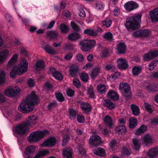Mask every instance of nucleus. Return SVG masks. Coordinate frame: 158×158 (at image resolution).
<instances>
[{
	"instance_id": "obj_1",
	"label": "nucleus",
	"mask_w": 158,
	"mask_h": 158,
	"mask_svg": "<svg viewBox=\"0 0 158 158\" xmlns=\"http://www.w3.org/2000/svg\"><path fill=\"white\" fill-rule=\"evenodd\" d=\"M39 102V100L35 92H33L22 102L18 106V110L23 113H28L34 108V104Z\"/></svg>"
},
{
	"instance_id": "obj_2",
	"label": "nucleus",
	"mask_w": 158,
	"mask_h": 158,
	"mask_svg": "<svg viewBox=\"0 0 158 158\" xmlns=\"http://www.w3.org/2000/svg\"><path fill=\"white\" fill-rule=\"evenodd\" d=\"M28 67V63L27 60L24 58L22 59L18 67H14L12 69L10 73V77L13 78L17 74L20 75L23 74L27 71Z\"/></svg>"
},
{
	"instance_id": "obj_3",
	"label": "nucleus",
	"mask_w": 158,
	"mask_h": 158,
	"mask_svg": "<svg viewBox=\"0 0 158 158\" xmlns=\"http://www.w3.org/2000/svg\"><path fill=\"white\" fill-rule=\"evenodd\" d=\"M142 15L140 14L135 15L127 20L126 26L127 29H135L140 27Z\"/></svg>"
},
{
	"instance_id": "obj_4",
	"label": "nucleus",
	"mask_w": 158,
	"mask_h": 158,
	"mask_svg": "<svg viewBox=\"0 0 158 158\" xmlns=\"http://www.w3.org/2000/svg\"><path fill=\"white\" fill-rule=\"evenodd\" d=\"M49 133V131L47 130L34 132L27 137V140L30 142H35L40 140Z\"/></svg>"
},
{
	"instance_id": "obj_5",
	"label": "nucleus",
	"mask_w": 158,
	"mask_h": 158,
	"mask_svg": "<svg viewBox=\"0 0 158 158\" xmlns=\"http://www.w3.org/2000/svg\"><path fill=\"white\" fill-rule=\"evenodd\" d=\"M21 91L20 89L18 86H11L6 88L4 91L6 96L13 97L18 95Z\"/></svg>"
},
{
	"instance_id": "obj_6",
	"label": "nucleus",
	"mask_w": 158,
	"mask_h": 158,
	"mask_svg": "<svg viewBox=\"0 0 158 158\" xmlns=\"http://www.w3.org/2000/svg\"><path fill=\"white\" fill-rule=\"evenodd\" d=\"M80 44L81 46V49L84 52L89 51L91 48L96 45V42L94 40H84L81 42Z\"/></svg>"
},
{
	"instance_id": "obj_7",
	"label": "nucleus",
	"mask_w": 158,
	"mask_h": 158,
	"mask_svg": "<svg viewBox=\"0 0 158 158\" xmlns=\"http://www.w3.org/2000/svg\"><path fill=\"white\" fill-rule=\"evenodd\" d=\"M119 89L125 96H126V94L129 95L130 94V87L127 83H121L119 85Z\"/></svg>"
},
{
	"instance_id": "obj_8",
	"label": "nucleus",
	"mask_w": 158,
	"mask_h": 158,
	"mask_svg": "<svg viewBox=\"0 0 158 158\" xmlns=\"http://www.w3.org/2000/svg\"><path fill=\"white\" fill-rule=\"evenodd\" d=\"M56 141V139L54 137H50L45 140L40 145L43 147H51L55 144Z\"/></svg>"
},
{
	"instance_id": "obj_9",
	"label": "nucleus",
	"mask_w": 158,
	"mask_h": 158,
	"mask_svg": "<svg viewBox=\"0 0 158 158\" xmlns=\"http://www.w3.org/2000/svg\"><path fill=\"white\" fill-rule=\"evenodd\" d=\"M36 148V147L34 145H31L27 146L25 149L24 154L23 155L24 158H32L30 155L33 153L35 152Z\"/></svg>"
},
{
	"instance_id": "obj_10",
	"label": "nucleus",
	"mask_w": 158,
	"mask_h": 158,
	"mask_svg": "<svg viewBox=\"0 0 158 158\" xmlns=\"http://www.w3.org/2000/svg\"><path fill=\"white\" fill-rule=\"evenodd\" d=\"M28 127L26 126L24 122L16 126L15 128V132L19 134H22L24 133L28 130Z\"/></svg>"
},
{
	"instance_id": "obj_11",
	"label": "nucleus",
	"mask_w": 158,
	"mask_h": 158,
	"mask_svg": "<svg viewBox=\"0 0 158 158\" xmlns=\"http://www.w3.org/2000/svg\"><path fill=\"white\" fill-rule=\"evenodd\" d=\"M101 139L100 136L96 134L92 135L90 137L89 142L90 145L96 146L101 143Z\"/></svg>"
},
{
	"instance_id": "obj_12",
	"label": "nucleus",
	"mask_w": 158,
	"mask_h": 158,
	"mask_svg": "<svg viewBox=\"0 0 158 158\" xmlns=\"http://www.w3.org/2000/svg\"><path fill=\"white\" fill-rule=\"evenodd\" d=\"M138 7V5L135 2L130 1L126 3L124 5L125 9L128 11H131L136 9Z\"/></svg>"
},
{
	"instance_id": "obj_13",
	"label": "nucleus",
	"mask_w": 158,
	"mask_h": 158,
	"mask_svg": "<svg viewBox=\"0 0 158 158\" xmlns=\"http://www.w3.org/2000/svg\"><path fill=\"white\" fill-rule=\"evenodd\" d=\"M37 117L34 115H32L28 117L24 123L28 128L30 127L35 125L36 123Z\"/></svg>"
},
{
	"instance_id": "obj_14",
	"label": "nucleus",
	"mask_w": 158,
	"mask_h": 158,
	"mask_svg": "<svg viewBox=\"0 0 158 158\" xmlns=\"http://www.w3.org/2000/svg\"><path fill=\"white\" fill-rule=\"evenodd\" d=\"M117 63L118 67L121 69H125L128 67L127 61L124 58L118 59L117 60Z\"/></svg>"
},
{
	"instance_id": "obj_15",
	"label": "nucleus",
	"mask_w": 158,
	"mask_h": 158,
	"mask_svg": "<svg viewBox=\"0 0 158 158\" xmlns=\"http://www.w3.org/2000/svg\"><path fill=\"white\" fill-rule=\"evenodd\" d=\"M149 14L151 19L152 22H158V8L150 11Z\"/></svg>"
},
{
	"instance_id": "obj_16",
	"label": "nucleus",
	"mask_w": 158,
	"mask_h": 158,
	"mask_svg": "<svg viewBox=\"0 0 158 158\" xmlns=\"http://www.w3.org/2000/svg\"><path fill=\"white\" fill-rule=\"evenodd\" d=\"M141 139L143 144L145 145H148L153 142V139L152 136L148 134L142 136Z\"/></svg>"
},
{
	"instance_id": "obj_17",
	"label": "nucleus",
	"mask_w": 158,
	"mask_h": 158,
	"mask_svg": "<svg viewBox=\"0 0 158 158\" xmlns=\"http://www.w3.org/2000/svg\"><path fill=\"white\" fill-rule=\"evenodd\" d=\"M50 72L52 74V76L58 80H61L62 79L63 77L62 74L55 68H50Z\"/></svg>"
},
{
	"instance_id": "obj_18",
	"label": "nucleus",
	"mask_w": 158,
	"mask_h": 158,
	"mask_svg": "<svg viewBox=\"0 0 158 158\" xmlns=\"http://www.w3.org/2000/svg\"><path fill=\"white\" fill-rule=\"evenodd\" d=\"M158 154V149L156 148L150 149L147 152L148 156L149 158H155Z\"/></svg>"
},
{
	"instance_id": "obj_19",
	"label": "nucleus",
	"mask_w": 158,
	"mask_h": 158,
	"mask_svg": "<svg viewBox=\"0 0 158 158\" xmlns=\"http://www.w3.org/2000/svg\"><path fill=\"white\" fill-rule=\"evenodd\" d=\"M116 49L119 54H123L126 51V45L123 43H120L117 45Z\"/></svg>"
},
{
	"instance_id": "obj_20",
	"label": "nucleus",
	"mask_w": 158,
	"mask_h": 158,
	"mask_svg": "<svg viewBox=\"0 0 158 158\" xmlns=\"http://www.w3.org/2000/svg\"><path fill=\"white\" fill-rule=\"evenodd\" d=\"M131 108L133 114L135 116H138L140 113V110L139 107L134 104L131 105Z\"/></svg>"
},
{
	"instance_id": "obj_21",
	"label": "nucleus",
	"mask_w": 158,
	"mask_h": 158,
	"mask_svg": "<svg viewBox=\"0 0 158 158\" xmlns=\"http://www.w3.org/2000/svg\"><path fill=\"white\" fill-rule=\"evenodd\" d=\"M108 98L115 101H117L119 99L118 95L117 93L115 91L111 90L108 94Z\"/></svg>"
},
{
	"instance_id": "obj_22",
	"label": "nucleus",
	"mask_w": 158,
	"mask_h": 158,
	"mask_svg": "<svg viewBox=\"0 0 158 158\" xmlns=\"http://www.w3.org/2000/svg\"><path fill=\"white\" fill-rule=\"evenodd\" d=\"M44 61L42 60H40L37 61L34 66V68L35 70L37 72L38 71L44 69Z\"/></svg>"
},
{
	"instance_id": "obj_23",
	"label": "nucleus",
	"mask_w": 158,
	"mask_h": 158,
	"mask_svg": "<svg viewBox=\"0 0 158 158\" xmlns=\"http://www.w3.org/2000/svg\"><path fill=\"white\" fill-rule=\"evenodd\" d=\"M81 37V35L76 32H73L70 33L68 35L67 38L71 41H75Z\"/></svg>"
},
{
	"instance_id": "obj_24",
	"label": "nucleus",
	"mask_w": 158,
	"mask_h": 158,
	"mask_svg": "<svg viewBox=\"0 0 158 158\" xmlns=\"http://www.w3.org/2000/svg\"><path fill=\"white\" fill-rule=\"evenodd\" d=\"M79 70L78 67L75 65H72L69 68V72L70 75L72 77L74 76Z\"/></svg>"
},
{
	"instance_id": "obj_25",
	"label": "nucleus",
	"mask_w": 158,
	"mask_h": 158,
	"mask_svg": "<svg viewBox=\"0 0 158 158\" xmlns=\"http://www.w3.org/2000/svg\"><path fill=\"white\" fill-rule=\"evenodd\" d=\"M63 155L64 156L67 158H71L72 155V151L70 148H66L63 151Z\"/></svg>"
},
{
	"instance_id": "obj_26",
	"label": "nucleus",
	"mask_w": 158,
	"mask_h": 158,
	"mask_svg": "<svg viewBox=\"0 0 158 158\" xmlns=\"http://www.w3.org/2000/svg\"><path fill=\"white\" fill-rule=\"evenodd\" d=\"M104 122L109 127L111 128L114 123L111 118L109 115L106 116L104 119Z\"/></svg>"
},
{
	"instance_id": "obj_27",
	"label": "nucleus",
	"mask_w": 158,
	"mask_h": 158,
	"mask_svg": "<svg viewBox=\"0 0 158 158\" xmlns=\"http://www.w3.org/2000/svg\"><path fill=\"white\" fill-rule=\"evenodd\" d=\"M77 150L79 156L82 157L85 156L86 152L83 147V144H79L77 147Z\"/></svg>"
},
{
	"instance_id": "obj_28",
	"label": "nucleus",
	"mask_w": 158,
	"mask_h": 158,
	"mask_svg": "<svg viewBox=\"0 0 158 158\" xmlns=\"http://www.w3.org/2000/svg\"><path fill=\"white\" fill-rule=\"evenodd\" d=\"M138 122L136 119L134 117H131L129 120V127L131 128H133L136 126Z\"/></svg>"
},
{
	"instance_id": "obj_29",
	"label": "nucleus",
	"mask_w": 158,
	"mask_h": 158,
	"mask_svg": "<svg viewBox=\"0 0 158 158\" xmlns=\"http://www.w3.org/2000/svg\"><path fill=\"white\" fill-rule=\"evenodd\" d=\"M115 130L119 134H124L127 132L126 128L123 125H119L116 127Z\"/></svg>"
},
{
	"instance_id": "obj_30",
	"label": "nucleus",
	"mask_w": 158,
	"mask_h": 158,
	"mask_svg": "<svg viewBox=\"0 0 158 158\" xmlns=\"http://www.w3.org/2000/svg\"><path fill=\"white\" fill-rule=\"evenodd\" d=\"M147 129V127L145 125H143L135 131V134L137 135H139L146 131Z\"/></svg>"
},
{
	"instance_id": "obj_31",
	"label": "nucleus",
	"mask_w": 158,
	"mask_h": 158,
	"mask_svg": "<svg viewBox=\"0 0 158 158\" xmlns=\"http://www.w3.org/2000/svg\"><path fill=\"white\" fill-rule=\"evenodd\" d=\"M94 152L95 155L100 156H104L106 154L105 149L101 148L94 150Z\"/></svg>"
},
{
	"instance_id": "obj_32",
	"label": "nucleus",
	"mask_w": 158,
	"mask_h": 158,
	"mask_svg": "<svg viewBox=\"0 0 158 158\" xmlns=\"http://www.w3.org/2000/svg\"><path fill=\"white\" fill-rule=\"evenodd\" d=\"M81 107L85 112H87L90 111L91 106L87 103L82 102L81 103Z\"/></svg>"
},
{
	"instance_id": "obj_33",
	"label": "nucleus",
	"mask_w": 158,
	"mask_h": 158,
	"mask_svg": "<svg viewBox=\"0 0 158 158\" xmlns=\"http://www.w3.org/2000/svg\"><path fill=\"white\" fill-rule=\"evenodd\" d=\"M9 55L8 50H6L0 52V63L2 62Z\"/></svg>"
},
{
	"instance_id": "obj_34",
	"label": "nucleus",
	"mask_w": 158,
	"mask_h": 158,
	"mask_svg": "<svg viewBox=\"0 0 158 158\" xmlns=\"http://www.w3.org/2000/svg\"><path fill=\"white\" fill-rule=\"evenodd\" d=\"M59 29L60 31L64 33H66L69 31L68 26L64 23H62L60 25Z\"/></svg>"
},
{
	"instance_id": "obj_35",
	"label": "nucleus",
	"mask_w": 158,
	"mask_h": 158,
	"mask_svg": "<svg viewBox=\"0 0 158 158\" xmlns=\"http://www.w3.org/2000/svg\"><path fill=\"white\" fill-rule=\"evenodd\" d=\"M18 57L19 55L18 54H14L8 61V65H11L15 63L17 61Z\"/></svg>"
},
{
	"instance_id": "obj_36",
	"label": "nucleus",
	"mask_w": 158,
	"mask_h": 158,
	"mask_svg": "<svg viewBox=\"0 0 158 158\" xmlns=\"http://www.w3.org/2000/svg\"><path fill=\"white\" fill-rule=\"evenodd\" d=\"M84 32L85 34L94 36H96L98 35L97 31L93 29H86L84 30Z\"/></svg>"
},
{
	"instance_id": "obj_37",
	"label": "nucleus",
	"mask_w": 158,
	"mask_h": 158,
	"mask_svg": "<svg viewBox=\"0 0 158 158\" xmlns=\"http://www.w3.org/2000/svg\"><path fill=\"white\" fill-rule=\"evenodd\" d=\"M100 69L98 67H97L94 69L91 72V76L92 78H94L96 77L100 73Z\"/></svg>"
},
{
	"instance_id": "obj_38",
	"label": "nucleus",
	"mask_w": 158,
	"mask_h": 158,
	"mask_svg": "<svg viewBox=\"0 0 158 158\" xmlns=\"http://www.w3.org/2000/svg\"><path fill=\"white\" fill-rule=\"evenodd\" d=\"M47 35L48 37L50 39H57L58 33L54 31H50L47 33Z\"/></svg>"
},
{
	"instance_id": "obj_39",
	"label": "nucleus",
	"mask_w": 158,
	"mask_h": 158,
	"mask_svg": "<svg viewBox=\"0 0 158 158\" xmlns=\"http://www.w3.org/2000/svg\"><path fill=\"white\" fill-rule=\"evenodd\" d=\"M132 74L134 76L139 75L141 71V68L139 66H134L132 69Z\"/></svg>"
},
{
	"instance_id": "obj_40",
	"label": "nucleus",
	"mask_w": 158,
	"mask_h": 158,
	"mask_svg": "<svg viewBox=\"0 0 158 158\" xmlns=\"http://www.w3.org/2000/svg\"><path fill=\"white\" fill-rule=\"evenodd\" d=\"M49 153V151L47 149L40 151L33 158H40L41 156H44Z\"/></svg>"
},
{
	"instance_id": "obj_41",
	"label": "nucleus",
	"mask_w": 158,
	"mask_h": 158,
	"mask_svg": "<svg viewBox=\"0 0 158 158\" xmlns=\"http://www.w3.org/2000/svg\"><path fill=\"white\" fill-rule=\"evenodd\" d=\"M103 37L106 40L110 41H111L114 40L113 34L110 32H108L105 33L104 35L103 36Z\"/></svg>"
},
{
	"instance_id": "obj_42",
	"label": "nucleus",
	"mask_w": 158,
	"mask_h": 158,
	"mask_svg": "<svg viewBox=\"0 0 158 158\" xmlns=\"http://www.w3.org/2000/svg\"><path fill=\"white\" fill-rule=\"evenodd\" d=\"M104 101V105L109 109H112L115 107V104L110 100L106 99Z\"/></svg>"
},
{
	"instance_id": "obj_43",
	"label": "nucleus",
	"mask_w": 158,
	"mask_h": 158,
	"mask_svg": "<svg viewBox=\"0 0 158 158\" xmlns=\"http://www.w3.org/2000/svg\"><path fill=\"white\" fill-rule=\"evenodd\" d=\"M140 145L139 141L136 139L134 138L133 139V147L136 150L139 149Z\"/></svg>"
},
{
	"instance_id": "obj_44",
	"label": "nucleus",
	"mask_w": 158,
	"mask_h": 158,
	"mask_svg": "<svg viewBox=\"0 0 158 158\" xmlns=\"http://www.w3.org/2000/svg\"><path fill=\"white\" fill-rule=\"evenodd\" d=\"M144 106L145 110L149 113H152L153 110L154 108L152 106L147 102H144Z\"/></svg>"
},
{
	"instance_id": "obj_45",
	"label": "nucleus",
	"mask_w": 158,
	"mask_h": 158,
	"mask_svg": "<svg viewBox=\"0 0 158 158\" xmlns=\"http://www.w3.org/2000/svg\"><path fill=\"white\" fill-rule=\"evenodd\" d=\"M87 94L90 98H94V89L92 86H90L88 87L87 90Z\"/></svg>"
},
{
	"instance_id": "obj_46",
	"label": "nucleus",
	"mask_w": 158,
	"mask_h": 158,
	"mask_svg": "<svg viewBox=\"0 0 158 158\" xmlns=\"http://www.w3.org/2000/svg\"><path fill=\"white\" fill-rule=\"evenodd\" d=\"M97 89L100 93L102 94L105 92L106 90V87L105 85L100 84L98 86Z\"/></svg>"
},
{
	"instance_id": "obj_47",
	"label": "nucleus",
	"mask_w": 158,
	"mask_h": 158,
	"mask_svg": "<svg viewBox=\"0 0 158 158\" xmlns=\"http://www.w3.org/2000/svg\"><path fill=\"white\" fill-rule=\"evenodd\" d=\"M44 48L47 52L49 54H54L56 53L55 50L48 45L44 46Z\"/></svg>"
},
{
	"instance_id": "obj_48",
	"label": "nucleus",
	"mask_w": 158,
	"mask_h": 158,
	"mask_svg": "<svg viewBox=\"0 0 158 158\" xmlns=\"http://www.w3.org/2000/svg\"><path fill=\"white\" fill-rule=\"evenodd\" d=\"M146 88L147 89L149 92H156L158 91V86L149 85L147 86Z\"/></svg>"
},
{
	"instance_id": "obj_49",
	"label": "nucleus",
	"mask_w": 158,
	"mask_h": 158,
	"mask_svg": "<svg viewBox=\"0 0 158 158\" xmlns=\"http://www.w3.org/2000/svg\"><path fill=\"white\" fill-rule=\"evenodd\" d=\"M119 143V141L115 139H113L110 142V146L112 149H113L118 145Z\"/></svg>"
},
{
	"instance_id": "obj_50",
	"label": "nucleus",
	"mask_w": 158,
	"mask_h": 158,
	"mask_svg": "<svg viewBox=\"0 0 158 158\" xmlns=\"http://www.w3.org/2000/svg\"><path fill=\"white\" fill-rule=\"evenodd\" d=\"M5 80V73L3 71L1 70L0 72V85L3 83Z\"/></svg>"
},
{
	"instance_id": "obj_51",
	"label": "nucleus",
	"mask_w": 158,
	"mask_h": 158,
	"mask_svg": "<svg viewBox=\"0 0 158 158\" xmlns=\"http://www.w3.org/2000/svg\"><path fill=\"white\" fill-rule=\"evenodd\" d=\"M69 118L70 119H73L76 116L77 114V111L75 110L71 109L69 110Z\"/></svg>"
},
{
	"instance_id": "obj_52",
	"label": "nucleus",
	"mask_w": 158,
	"mask_h": 158,
	"mask_svg": "<svg viewBox=\"0 0 158 158\" xmlns=\"http://www.w3.org/2000/svg\"><path fill=\"white\" fill-rule=\"evenodd\" d=\"M102 25L108 27H110L112 24V21L109 19L105 20L102 22Z\"/></svg>"
},
{
	"instance_id": "obj_53",
	"label": "nucleus",
	"mask_w": 158,
	"mask_h": 158,
	"mask_svg": "<svg viewBox=\"0 0 158 158\" xmlns=\"http://www.w3.org/2000/svg\"><path fill=\"white\" fill-rule=\"evenodd\" d=\"M81 80L85 82H86L88 80V74L85 73H82L80 75Z\"/></svg>"
},
{
	"instance_id": "obj_54",
	"label": "nucleus",
	"mask_w": 158,
	"mask_h": 158,
	"mask_svg": "<svg viewBox=\"0 0 158 158\" xmlns=\"http://www.w3.org/2000/svg\"><path fill=\"white\" fill-rule=\"evenodd\" d=\"M141 36H147L150 34V31L148 30H140Z\"/></svg>"
},
{
	"instance_id": "obj_55",
	"label": "nucleus",
	"mask_w": 158,
	"mask_h": 158,
	"mask_svg": "<svg viewBox=\"0 0 158 158\" xmlns=\"http://www.w3.org/2000/svg\"><path fill=\"white\" fill-rule=\"evenodd\" d=\"M56 96L57 99L60 102H62L64 100V98L61 93H56Z\"/></svg>"
},
{
	"instance_id": "obj_56",
	"label": "nucleus",
	"mask_w": 158,
	"mask_h": 158,
	"mask_svg": "<svg viewBox=\"0 0 158 158\" xmlns=\"http://www.w3.org/2000/svg\"><path fill=\"white\" fill-rule=\"evenodd\" d=\"M77 120L79 123H82L85 121V118L81 114H78L77 116Z\"/></svg>"
},
{
	"instance_id": "obj_57",
	"label": "nucleus",
	"mask_w": 158,
	"mask_h": 158,
	"mask_svg": "<svg viewBox=\"0 0 158 158\" xmlns=\"http://www.w3.org/2000/svg\"><path fill=\"white\" fill-rule=\"evenodd\" d=\"M122 153L123 155H129L130 152L128 147H123L122 150Z\"/></svg>"
},
{
	"instance_id": "obj_58",
	"label": "nucleus",
	"mask_w": 158,
	"mask_h": 158,
	"mask_svg": "<svg viewBox=\"0 0 158 158\" xmlns=\"http://www.w3.org/2000/svg\"><path fill=\"white\" fill-rule=\"evenodd\" d=\"M74 85L77 88L81 86V84L79 80L77 78H75L73 81Z\"/></svg>"
},
{
	"instance_id": "obj_59",
	"label": "nucleus",
	"mask_w": 158,
	"mask_h": 158,
	"mask_svg": "<svg viewBox=\"0 0 158 158\" xmlns=\"http://www.w3.org/2000/svg\"><path fill=\"white\" fill-rule=\"evenodd\" d=\"M120 76V74L119 72H115L114 73V75L110 76L109 77V79L110 80H113L112 79H117L118 77ZM114 81V80H113Z\"/></svg>"
},
{
	"instance_id": "obj_60",
	"label": "nucleus",
	"mask_w": 158,
	"mask_h": 158,
	"mask_svg": "<svg viewBox=\"0 0 158 158\" xmlns=\"http://www.w3.org/2000/svg\"><path fill=\"white\" fill-rule=\"evenodd\" d=\"M71 25L72 29L75 31H78L80 30L79 27L73 21H72Z\"/></svg>"
},
{
	"instance_id": "obj_61",
	"label": "nucleus",
	"mask_w": 158,
	"mask_h": 158,
	"mask_svg": "<svg viewBox=\"0 0 158 158\" xmlns=\"http://www.w3.org/2000/svg\"><path fill=\"white\" fill-rule=\"evenodd\" d=\"M104 5L101 2H98L96 4V8L97 9L102 10L104 9Z\"/></svg>"
},
{
	"instance_id": "obj_62",
	"label": "nucleus",
	"mask_w": 158,
	"mask_h": 158,
	"mask_svg": "<svg viewBox=\"0 0 158 158\" xmlns=\"http://www.w3.org/2000/svg\"><path fill=\"white\" fill-rule=\"evenodd\" d=\"M20 53L21 54H23L27 57H29V55L28 52L23 48H22L20 49Z\"/></svg>"
},
{
	"instance_id": "obj_63",
	"label": "nucleus",
	"mask_w": 158,
	"mask_h": 158,
	"mask_svg": "<svg viewBox=\"0 0 158 158\" xmlns=\"http://www.w3.org/2000/svg\"><path fill=\"white\" fill-rule=\"evenodd\" d=\"M66 93L68 96L72 97L74 94V91L71 89L68 88L66 90Z\"/></svg>"
},
{
	"instance_id": "obj_64",
	"label": "nucleus",
	"mask_w": 158,
	"mask_h": 158,
	"mask_svg": "<svg viewBox=\"0 0 158 158\" xmlns=\"http://www.w3.org/2000/svg\"><path fill=\"white\" fill-rule=\"evenodd\" d=\"M152 59L158 56V51H153L149 52Z\"/></svg>"
}]
</instances>
